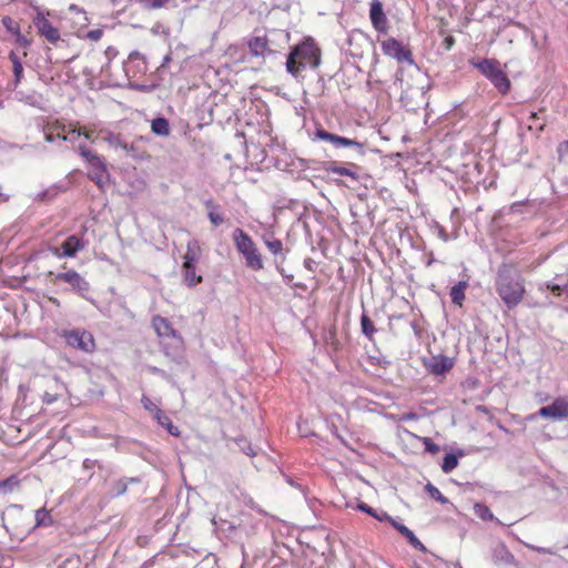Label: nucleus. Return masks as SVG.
<instances>
[{"label":"nucleus","mask_w":568,"mask_h":568,"mask_svg":"<svg viewBox=\"0 0 568 568\" xmlns=\"http://www.w3.org/2000/svg\"><path fill=\"white\" fill-rule=\"evenodd\" d=\"M154 418L161 426L165 427L172 436H180L179 428L173 425L171 418L168 415H165L161 409H156V415Z\"/></svg>","instance_id":"nucleus-28"},{"label":"nucleus","mask_w":568,"mask_h":568,"mask_svg":"<svg viewBox=\"0 0 568 568\" xmlns=\"http://www.w3.org/2000/svg\"><path fill=\"white\" fill-rule=\"evenodd\" d=\"M151 130L156 135L168 136L170 134L169 121L162 116L155 118L152 120Z\"/></svg>","instance_id":"nucleus-29"},{"label":"nucleus","mask_w":568,"mask_h":568,"mask_svg":"<svg viewBox=\"0 0 568 568\" xmlns=\"http://www.w3.org/2000/svg\"><path fill=\"white\" fill-rule=\"evenodd\" d=\"M446 42L448 44V48L453 44V39L452 38H446Z\"/></svg>","instance_id":"nucleus-60"},{"label":"nucleus","mask_w":568,"mask_h":568,"mask_svg":"<svg viewBox=\"0 0 568 568\" xmlns=\"http://www.w3.org/2000/svg\"><path fill=\"white\" fill-rule=\"evenodd\" d=\"M369 18L373 27L379 31L384 32L387 28V19L383 10V4L379 0H373L371 3Z\"/></svg>","instance_id":"nucleus-14"},{"label":"nucleus","mask_w":568,"mask_h":568,"mask_svg":"<svg viewBox=\"0 0 568 568\" xmlns=\"http://www.w3.org/2000/svg\"><path fill=\"white\" fill-rule=\"evenodd\" d=\"M326 172L334 173L342 176H348L354 181L359 180L361 168L354 163H348V166L339 165L336 162H327L325 165Z\"/></svg>","instance_id":"nucleus-15"},{"label":"nucleus","mask_w":568,"mask_h":568,"mask_svg":"<svg viewBox=\"0 0 568 568\" xmlns=\"http://www.w3.org/2000/svg\"><path fill=\"white\" fill-rule=\"evenodd\" d=\"M425 368L433 375H444L454 366V361L445 355L433 356L424 362Z\"/></svg>","instance_id":"nucleus-12"},{"label":"nucleus","mask_w":568,"mask_h":568,"mask_svg":"<svg viewBox=\"0 0 568 568\" xmlns=\"http://www.w3.org/2000/svg\"><path fill=\"white\" fill-rule=\"evenodd\" d=\"M438 236H439L444 242H447V241L449 240L448 234L446 233V231H445L443 227H439V230H438Z\"/></svg>","instance_id":"nucleus-55"},{"label":"nucleus","mask_w":568,"mask_h":568,"mask_svg":"<svg viewBox=\"0 0 568 568\" xmlns=\"http://www.w3.org/2000/svg\"><path fill=\"white\" fill-rule=\"evenodd\" d=\"M558 152L562 154L564 152L568 153V141H564L558 145Z\"/></svg>","instance_id":"nucleus-54"},{"label":"nucleus","mask_w":568,"mask_h":568,"mask_svg":"<svg viewBox=\"0 0 568 568\" xmlns=\"http://www.w3.org/2000/svg\"><path fill=\"white\" fill-rule=\"evenodd\" d=\"M204 206L207 210V217L213 226H220L224 223L225 219L221 212V206L212 199L204 202Z\"/></svg>","instance_id":"nucleus-20"},{"label":"nucleus","mask_w":568,"mask_h":568,"mask_svg":"<svg viewBox=\"0 0 568 568\" xmlns=\"http://www.w3.org/2000/svg\"><path fill=\"white\" fill-rule=\"evenodd\" d=\"M69 13L72 16L70 19L73 21L74 33L80 37V32L89 24L87 12L78 6L71 4Z\"/></svg>","instance_id":"nucleus-18"},{"label":"nucleus","mask_w":568,"mask_h":568,"mask_svg":"<svg viewBox=\"0 0 568 568\" xmlns=\"http://www.w3.org/2000/svg\"><path fill=\"white\" fill-rule=\"evenodd\" d=\"M425 490L429 495V497L434 500L439 501L442 505L448 504V499L440 493V490L434 486L433 484L428 483L425 486Z\"/></svg>","instance_id":"nucleus-36"},{"label":"nucleus","mask_w":568,"mask_h":568,"mask_svg":"<svg viewBox=\"0 0 568 568\" xmlns=\"http://www.w3.org/2000/svg\"><path fill=\"white\" fill-rule=\"evenodd\" d=\"M240 446L247 456H255L256 452L253 449L251 444L246 443L245 439H240Z\"/></svg>","instance_id":"nucleus-50"},{"label":"nucleus","mask_w":568,"mask_h":568,"mask_svg":"<svg viewBox=\"0 0 568 568\" xmlns=\"http://www.w3.org/2000/svg\"><path fill=\"white\" fill-rule=\"evenodd\" d=\"M151 371H152L153 373H162V371H161V369H159V368H156V367H152V368H151Z\"/></svg>","instance_id":"nucleus-62"},{"label":"nucleus","mask_w":568,"mask_h":568,"mask_svg":"<svg viewBox=\"0 0 568 568\" xmlns=\"http://www.w3.org/2000/svg\"><path fill=\"white\" fill-rule=\"evenodd\" d=\"M106 55L110 57L112 54H115V50L113 48H108L106 51H105Z\"/></svg>","instance_id":"nucleus-57"},{"label":"nucleus","mask_w":568,"mask_h":568,"mask_svg":"<svg viewBox=\"0 0 568 568\" xmlns=\"http://www.w3.org/2000/svg\"><path fill=\"white\" fill-rule=\"evenodd\" d=\"M264 243L270 252L274 255L281 254L283 251V243L277 239H264Z\"/></svg>","instance_id":"nucleus-40"},{"label":"nucleus","mask_w":568,"mask_h":568,"mask_svg":"<svg viewBox=\"0 0 568 568\" xmlns=\"http://www.w3.org/2000/svg\"><path fill=\"white\" fill-rule=\"evenodd\" d=\"M9 60L12 63V72H13V88H18L23 79V64L21 58L18 55L16 51H10Z\"/></svg>","instance_id":"nucleus-22"},{"label":"nucleus","mask_w":568,"mask_h":568,"mask_svg":"<svg viewBox=\"0 0 568 568\" xmlns=\"http://www.w3.org/2000/svg\"><path fill=\"white\" fill-rule=\"evenodd\" d=\"M536 416L544 418H552L555 420H562L568 418V398L557 397L550 405L541 407ZM535 418V415L529 417L530 420Z\"/></svg>","instance_id":"nucleus-9"},{"label":"nucleus","mask_w":568,"mask_h":568,"mask_svg":"<svg viewBox=\"0 0 568 568\" xmlns=\"http://www.w3.org/2000/svg\"><path fill=\"white\" fill-rule=\"evenodd\" d=\"M60 336L65 341L67 345L83 353H93L95 349V341L93 335L81 328L63 329Z\"/></svg>","instance_id":"nucleus-6"},{"label":"nucleus","mask_w":568,"mask_h":568,"mask_svg":"<svg viewBox=\"0 0 568 568\" xmlns=\"http://www.w3.org/2000/svg\"><path fill=\"white\" fill-rule=\"evenodd\" d=\"M49 14V12L44 13L41 10H37L32 22L41 37H43L51 44L58 45V42L61 41V34L59 29L53 27V24L48 19Z\"/></svg>","instance_id":"nucleus-7"},{"label":"nucleus","mask_w":568,"mask_h":568,"mask_svg":"<svg viewBox=\"0 0 568 568\" xmlns=\"http://www.w3.org/2000/svg\"><path fill=\"white\" fill-rule=\"evenodd\" d=\"M544 126H545V124H541V125L539 126V130H540V131H541V130H544Z\"/></svg>","instance_id":"nucleus-63"},{"label":"nucleus","mask_w":568,"mask_h":568,"mask_svg":"<svg viewBox=\"0 0 568 568\" xmlns=\"http://www.w3.org/2000/svg\"><path fill=\"white\" fill-rule=\"evenodd\" d=\"M55 281H62L70 284L72 288L82 297H85V294L90 290L89 282L74 270L58 273L55 275Z\"/></svg>","instance_id":"nucleus-11"},{"label":"nucleus","mask_w":568,"mask_h":568,"mask_svg":"<svg viewBox=\"0 0 568 568\" xmlns=\"http://www.w3.org/2000/svg\"><path fill=\"white\" fill-rule=\"evenodd\" d=\"M311 262H312V260H310V258H308V260H306V261H305V266H306V267H308V268H311V267H310V266H311Z\"/></svg>","instance_id":"nucleus-61"},{"label":"nucleus","mask_w":568,"mask_h":568,"mask_svg":"<svg viewBox=\"0 0 568 568\" xmlns=\"http://www.w3.org/2000/svg\"><path fill=\"white\" fill-rule=\"evenodd\" d=\"M529 119L534 120V121L537 120L538 119L537 112H531Z\"/></svg>","instance_id":"nucleus-59"},{"label":"nucleus","mask_w":568,"mask_h":568,"mask_svg":"<svg viewBox=\"0 0 568 568\" xmlns=\"http://www.w3.org/2000/svg\"><path fill=\"white\" fill-rule=\"evenodd\" d=\"M361 329L362 333L369 339H373V335L376 332L375 326L368 315L362 314L361 316Z\"/></svg>","instance_id":"nucleus-35"},{"label":"nucleus","mask_w":568,"mask_h":568,"mask_svg":"<svg viewBox=\"0 0 568 568\" xmlns=\"http://www.w3.org/2000/svg\"><path fill=\"white\" fill-rule=\"evenodd\" d=\"M321 63V51L313 40L295 45L286 59V70L297 77L306 68H317Z\"/></svg>","instance_id":"nucleus-2"},{"label":"nucleus","mask_w":568,"mask_h":568,"mask_svg":"<svg viewBox=\"0 0 568 568\" xmlns=\"http://www.w3.org/2000/svg\"><path fill=\"white\" fill-rule=\"evenodd\" d=\"M123 150L134 159L143 158L142 153L139 151V149L134 142L129 144V149H123Z\"/></svg>","instance_id":"nucleus-47"},{"label":"nucleus","mask_w":568,"mask_h":568,"mask_svg":"<svg viewBox=\"0 0 568 568\" xmlns=\"http://www.w3.org/2000/svg\"><path fill=\"white\" fill-rule=\"evenodd\" d=\"M458 465V458L455 454H447L444 457L443 464H442V470L445 474L452 473Z\"/></svg>","instance_id":"nucleus-37"},{"label":"nucleus","mask_w":568,"mask_h":568,"mask_svg":"<svg viewBox=\"0 0 568 568\" xmlns=\"http://www.w3.org/2000/svg\"><path fill=\"white\" fill-rule=\"evenodd\" d=\"M250 52L254 57H265L267 54H274L275 51L268 45V39L266 37H253L248 41Z\"/></svg>","instance_id":"nucleus-17"},{"label":"nucleus","mask_w":568,"mask_h":568,"mask_svg":"<svg viewBox=\"0 0 568 568\" xmlns=\"http://www.w3.org/2000/svg\"><path fill=\"white\" fill-rule=\"evenodd\" d=\"M415 418H416V415L410 413V414H407L403 419L408 420V419H415Z\"/></svg>","instance_id":"nucleus-58"},{"label":"nucleus","mask_w":568,"mask_h":568,"mask_svg":"<svg viewBox=\"0 0 568 568\" xmlns=\"http://www.w3.org/2000/svg\"><path fill=\"white\" fill-rule=\"evenodd\" d=\"M51 524V516L45 508H40L36 511V526H49Z\"/></svg>","instance_id":"nucleus-39"},{"label":"nucleus","mask_w":568,"mask_h":568,"mask_svg":"<svg viewBox=\"0 0 568 568\" xmlns=\"http://www.w3.org/2000/svg\"><path fill=\"white\" fill-rule=\"evenodd\" d=\"M20 488V480L16 475H12L3 480H0V496H6Z\"/></svg>","instance_id":"nucleus-31"},{"label":"nucleus","mask_w":568,"mask_h":568,"mask_svg":"<svg viewBox=\"0 0 568 568\" xmlns=\"http://www.w3.org/2000/svg\"><path fill=\"white\" fill-rule=\"evenodd\" d=\"M102 36H103V31L101 29H94V30H90L89 32H87L85 38H88L92 41H98L102 38Z\"/></svg>","instance_id":"nucleus-51"},{"label":"nucleus","mask_w":568,"mask_h":568,"mask_svg":"<svg viewBox=\"0 0 568 568\" xmlns=\"http://www.w3.org/2000/svg\"><path fill=\"white\" fill-rule=\"evenodd\" d=\"M53 386H52V390L53 393L54 392H62V396L67 393V386L64 385L63 382L60 381L59 377L54 376L53 377Z\"/></svg>","instance_id":"nucleus-48"},{"label":"nucleus","mask_w":568,"mask_h":568,"mask_svg":"<svg viewBox=\"0 0 568 568\" xmlns=\"http://www.w3.org/2000/svg\"><path fill=\"white\" fill-rule=\"evenodd\" d=\"M82 466L84 469H92L95 466V460L87 458L83 460Z\"/></svg>","instance_id":"nucleus-53"},{"label":"nucleus","mask_w":568,"mask_h":568,"mask_svg":"<svg viewBox=\"0 0 568 568\" xmlns=\"http://www.w3.org/2000/svg\"><path fill=\"white\" fill-rule=\"evenodd\" d=\"M144 7L149 9H160L164 7L169 0H141Z\"/></svg>","instance_id":"nucleus-43"},{"label":"nucleus","mask_w":568,"mask_h":568,"mask_svg":"<svg viewBox=\"0 0 568 568\" xmlns=\"http://www.w3.org/2000/svg\"><path fill=\"white\" fill-rule=\"evenodd\" d=\"M493 560L495 564L511 565L515 562V557L507 546L500 542L493 550Z\"/></svg>","instance_id":"nucleus-21"},{"label":"nucleus","mask_w":568,"mask_h":568,"mask_svg":"<svg viewBox=\"0 0 568 568\" xmlns=\"http://www.w3.org/2000/svg\"><path fill=\"white\" fill-rule=\"evenodd\" d=\"M525 546L536 552H539V554H547V555L555 554V551L551 548L539 547V546H535L531 544H525Z\"/></svg>","instance_id":"nucleus-49"},{"label":"nucleus","mask_w":568,"mask_h":568,"mask_svg":"<svg viewBox=\"0 0 568 568\" xmlns=\"http://www.w3.org/2000/svg\"><path fill=\"white\" fill-rule=\"evenodd\" d=\"M83 135L85 139H91V133L87 131H81L77 133V136Z\"/></svg>","instance_id":"nucleus-56"},{"label":"nucleus","mask_w":568,"mask_h":568,"mask_svg":"<svg viewBox=\"0 0 568 568\" xmlns=\"http://www.w3.org/2000/svg\"><path fill=\"white\" fill-rule=\"evenodd\" d=\"M141 403L146 410L153 413L154 416L156 415V409L159 408L148 396L143 395L141 398Z\"/></svg>","instance_id":"nucleus-44"},{"label":"nucleus","mask_w":568,"mask_h":568,"mask_svg":"<svg viewBox=\"0 0 568 568\" xmlns=\"http://www.w3.org/2000/svg\"><path fill=\"white\" fill-rule=\"evenodd\" d=\"M357 509L363 511V513H366L368 515H371L372 517H374L375 519H377L378 521H387V523H392V520L394 519L392 516H389L386 511L384 510H376L374 508H372L371 506H368L367 504L365 503H359L357 505Z\"/></svg>","instance_id":"nucleus-25"},{"label":"nucleus","mask_w":568,"mask_h":568,"mask_svg":"<svg viewBox=\"0 0 568 568\" xmlns=\"http://www.w3.org/2000/svg\"><path fill=\"white\" fill-rule=\"evenodd\" d=\"M182 267H183V275H184L183 281L186 286L193 287L203 281V277L195 273V264L183 263Z\"/></svg>","instance_id":"nucleus-23"},{"label":"nucleus","mask_w":568,"mask_h":568,"mask_svg":"<svg viewBox=\"0 0 568 568\" xmlns=\"http://www.w3.org/2000/svg\"><path fill=\"white\" fill-rule=\"evenodd\" d=\"M14 37L16 43L21 45L22 48L27 49L31 45V40L23 36L20 30L18 31V33L14 34Z\"/></svg>","instance_id":"nucleus-46"},{"label":"nucleus","mask_w":568,"mask_h":568,"mask_svg":"<svg viewBox=\"0 0 568 568\" xmlns=\"http://www.w3.org/2000/svg\"><path fill=\"white\" fill-rule=\"evenodd\" d=\"M84 246L85 243L83 240L75 235H70L61 245L62 253H57V255L59 257H73L79 251H82Z\"/></svg>","instance_id":"nucleus-16"},{"label":"nucleus","mask_w":568,"mask_h":568,"mask_svg":"<svg viewBox=\"0 0 568 568\" xmlns=\"http://www.w3.org/2000/svg\"><path fill=\"white\" fill-rule=\"evenodd\" d=\"M61 397H62V392H58V390L54 393L44 392V394L42 395V402L47 405H51Z\"/></svg>","instance_id":"nucleus-42"},{"label":"nucleus","mask_w":568,"mask_h":568,"mask_svg":"<svg viewBox=\"0 0 568 568\" xmlns=\"http://www.w3.org/2000/svg\"><path fill=\"white\" fill-rule=\"evenodd\" d=\"M105 141L114 149H129V143L125 142L120 134L109 133Z\"/></svg>","instance_id":"nucleus-38"},{"label":"nucleus","mask_w":568,"mask_h":568,"mask_svg":"<svg viewBox=\"0 0 568 568\" xmlns=\"http://www.w3.org/2000/svg\"><path fill=\"white\" fill-rule=\"evenodd\" d=\"M390 525L407 539V541L413 548L420 550L423 552L427 551L424 544L415 536V534L408 527H406L403 524H399L395 519L392 520Z\"/></svg>","instance_id":"nucleus-19"},{"label":"nucleus","mask_w":568,"mask_h":568,"mask_svg":"<svg viewBox=\"0 0 568 568\" xmlns=\"http://www.w3.org/2000/svg\"><path fill=\"white\" fill-rule=\"evenodd\" d=\"M468 287L467 281H460L450 288L449 296L455 305L462 306L465 301V291Z\"/></svg>","instance_id":"nucleus-24"},{"label":"nucleus","mask_w":568,"mask_h":568,"mask_svg":"<svg viewBox=\"0 0 568 568\" xmlns=\"http://www.w3.org/2000/svg\"><path fill=\"white\" fill-rule=\"evenodd\" d=\"M471 64L497 89L500 94H507L510 90V80L500 69V63L496 59H483Z\"/></svg>","instance_id":"nucleus-4"},{"label":"nucleus","mask_w":568,"mask_h":568,"mask_svg":"<svg viewBox=\"0 0 568 568\" xmlns=\"http://www.w3.org/2000/svg\"><path fill=\"white\" fill-rule=\"evenodd\" d=\"M200 252H201V248H200L199 241H196V240L190 241L186 245V252L183 256V258H184L183 263L196 264L199 256H200Z\"/></svg>","instance_id":"nucleus-26"},{"label":"nucleus","mask_w":568,"mask_h":568,"mask_svg":"<svg viewBox=\"0 0 568 568\" xmlns=\"http://www.w3.org/2000/svg\"><path fill=\"white\" fill-rule=\"evenodd\" d=\"M232 237L236 250L245 258L246 266L253 271L262 270L263 258L251 236L242 229H235Z\"/></svg>","instance_id":"nucleus-3"},{"label":"nucleus","mask_w":568,"mask_h":568,"mask_svg":"<svg viewBox=\"0 0 568 568\" xmlns=\"http://www.w3.org/2000/svg\"><path fill=\"white\" fill-rule=\"evenodd\" d=\"M495 288L508 310H513L520 304L525 295L524 278L506 264L497 271Z\"/></svg>","instance_id":"nucleus-1"},{"label":"nucleus","mask_w":568,"mask_h":568,"mask_svg":"<svg viewBox=\"0 0 568 568\" xmlns=\"http://www.w3.org/2000/svg\"><path fill=\"white\" fill-rule=\"evenodd\" d=\"M80 132V130H77V129H70L68 132L64 131L62 132V136H61V140L62 141H74L77 136V133Z\"/></svg>","instance_id":"nucleus-52"},{"label":"nucleus","mask_w":568,"mask_h":568,"mask_svg":"<svg viewBox=\"0 0 568 568\" xmlns=\"http://www.w3.org/2000/svg\"><path fill=\"white\" fill-rule=\"evenodd\" d=\"M65 191L62 184H54L47 190L38 193L37 199L40 201H52L58 194Z\"/></svg>","instance_id":"nucleus-33"},{"label":"nucleus","mask_w":568,"mask_h":568,"mask_svg":"<svg viewBox=\"0 0 568 568\" xmlns=\"http://www.w3.org/2000/svg\"><path fill=\"white\" fill-rule=\"evenodd\" d=\"M2 24L13 36L20 30L19 23L8 16L2 18Z\"/></svg>","instance_id":"nucleus-41"},{"label":"nucleus","mask_w":568,"mask_h":568,"mask_svg":"<svg viewBox=\"0 0 568 568\" xmlns=\"http://www.w3.org/2000/svg\"><path fill=\"white\" fill-rule=\"evenodd\" d=\"M78 152L89 164L88 179L93 181L100 189H103L110 180L105 160L85 145H79Z\"/></svg>","instance_id":"nucleus-5"},{"label":"nucleus","mask_w":568,"mask_h":568,"mask_svg":"<svg viewBox=\"0 0 568 568\" xmlns=\"http://www.w3.org/2000/svg\"><path fill=\"white\" fill-rule=\"evenodd\" d=\"M384 54L396 59L398 62H408L414 64L413 55L409 49L404 47L399 41L389 38L381 44Z\"/></svg>","instance_id":"nucleus-10"},{"label":"nucleus","mask_w":568,"mask_h":568,"mask_svg":"<svg viewBox=\"0 0 568 568\" xmlns=\"http://www.w3.org/2000/svg\"><path fill=\"white\" fill-rule=\"evenodd\" d=\"M424 445H425V450L433 455H435L439 452V446L428 437L424 438Z\"/></svg>","instance_id":"nucleus-45"},{"label":"nucleus","mask_w":568,"mask_h":568,"mask_svg":"<svg viewBox=\"0 0 568 568\" xmlns=\"http://www.w3.org/2000/svg\"><path fill=\"white\" fill-rule=\"evenodd\" d=\"M568 288V281H559V282H555V281H548V282H545L542 284L539 285V291H545V290H548L550 292H552L554 294H556L557 296H559L562 292L566 293Z\"/></svg>","instance_id":"nucleus-30"},{"label":"nucleus","mask_w":568,"mask_h":568,"mask_svg":"<svg viewBox=\"0 0 568 568\" xmlns=\"http://www.w3.org/2000/svg\"><path fill=\"white\" fill-rule=\"evenodd\" d=\"M152 327L156 335L161 338H178L181 339L178 331L173 328L170 321L160 315H154L151 321Z\"/></svg>","instance_id":"nucleus-13"},{"label":"nucleus","mask_w":568,"mask_h":568,"mask_svg":"<svg viewBox=\"0 0 568 568\" xmlns=\"http://www.w3.org/2000/svg\"><path fill=\"white\" fill-rule=\"evenodd\" d=\"M474 514L484 521H496L497 524H501L498 518L494 516L490 509L480 503H476L474 505Z\"/></svg>","instance_id":"nucleus-32"},{"label":"nucleus","mask_w":568,"mask_h":568,"mask_svg":"<svg viewBox=\"0 0 568 568\" xmlns=\"http://www.w3.org/2000/svg\"><path fill=\"white\" fill-rule=\"evenodd\" d=\"M65 131V125L63 124H54V125H48L45 129V135L44 139L47 142H54L55 139H61L62 132Z\"/></svg>","instance_id":"nucleus-34"},{"label":"nucleus","mask_w":568,"mask_h":568,"mask_svg":"<svg viewBox=\"0 0 568 568\" xmlns=\"http://www.w3.org/2000/svg\"><path fill=\"white\" fill-rule=\"evenodd\" d=\"M139 478L136 477H130V478H120L118 479L116 481H114L112 484V490H111V494L113 497H120L122 496L123 494H125L126 489H128V485L130 483H139Z\"/></svg>","instance_id":"nucleus-27"},{"label":"nucleus","mask_w":568,"mask_h":568,"mask_svg":"<svg viewBox=\"0 0 568 568\" xmlns=\"http://www.w3.org/2000/svg\"><path fill=\"white\" fill-rule=\"evenodd\" d=\"M313 141L315 140H323L332 143L336 149L341 148H355L357 153L361 155L365 154L364 144L345 136H339L336 134H333L331 132L325 131L323 128H317L314 132V135L312 138Z\"/></svg>","instance_id":"nucleus-8"}]
</instances>
